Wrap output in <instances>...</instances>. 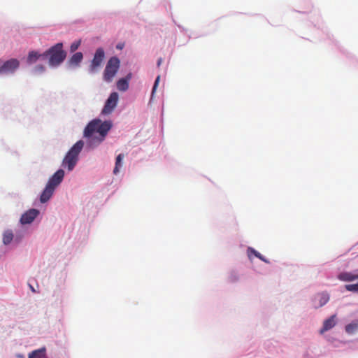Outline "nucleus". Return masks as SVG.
Returning <instances> with one entry per match:
<instances>
[{"instance_id":"obj_1","label":"nucleus","mask_w":358,"mask_h":358,"mask_svg":"<svg viewBox=\"0 0 358 358\" xmlns=\"http://www.w3.org/2000/svg\"><path fill=\"white\" fill-rule=\"evenodd\" d=\"M111 127L110 121L102 122L100 120H94L85 127L84 136L87 138V143L91 147H95L104 140Z\"/></svg>"},{"instance_id":"obj_2","label":"nucleus","mask_w":358,"mask_h":358,"mask_svg":"<svg viewBox=\"0 0 358 358\" xmlns=\"http://www.w3.org/2000/svg\"><path fill=\"white\" fill-rule=\"evenodd\" d=\"M45 57L49 56V64L57 66L62 63L66 57V52L63 50V43H58L43 53Z\"/></svg>"},{"instance_id":"obj_3","label":"nucleus","mask_w":358,"mask_h":358,"mask_svg":"<svg viewBox=\"0 0 358 358\" xmlns=\"http://www.w3.org/2000/svg\"><path fill=\"white\" fill-rule=\"evenodd\" d=\"M83 147V142L78 141L69 150L63 159L62 166H67L69 171H72L78 160V155Z\"/></svg>"},{"instance_id":"obj_4","label":"nucleus","mask_w":358,"mask_h":358,"mask_svg":"<svg viewBox=\"0 0 358 358\" xmlns=\"http://www.w3.org/2000/svg\"><path fill=\"white\" fill-rule=\"evenodd\" d=\"M120 59L116 57H113L109 59L103 75V80L106 82L110 83L113 81L120 68Z\"/></svg>"},{"instance_id":"obj_5","label":"nucleus","mask_w":358,"mask_h":358,"mask_svg":"<svg viewBox=\"0 0 358 358\" xmlns=\"http://www.w3.org/2000/svg\"><path fill=\"white\" fill-rule=\"evenodd\" d=\"M20 66V62L17 59H10L2 62L0 64V74L13 73Z\"/></svg>"},{"instance_id":"obj_6","label":"nucleus","mask_w":358,"mask_h":358,"mask_svg":"<svg viewBox=\"0 0 358 358\" xmlns=\"http://www.w3.org/2000/svg\"><path fill=\"white\" fill-rule=\"evenodd\" d=\"M105 57V52L103 48H98L94 55L93 59L90 66L89 70L90 73H94L97 69L101 66Z\"/></svg>"},{"instance_id":"obj_7","label":"nucleus","mask_w":358,"mask_h":358,"mask_svg":"<svg viewBox=\"0 0 358 358\" xmlns=\"http://www.w3.org/2000/svg\"><path fill=\"white\" fill-rule=\"evenodd\" d=\"M118 101V94L117 92H112L106 101L104 107L102 110V114L108 115L112 113L116 107Z\"/></svg>"},{"instance_id":"obj_8","label":"nucleus","mask_w":358,"mask_h":358,"mask_svg":"<svg viewBox=\"0 0 358 358\" xmlns=\"http://www.w3.org/2000/svg\"><path fill=\"white\" fill-rule=\"evenodd\" d=\"M64 177V171L62 169H59L56 171L49 179L47 185L54 189L62 182Z\"/></svg>"},{"instance_id":"obj_9","label":"nucleus","mask_w":358,"mask_h":358,"mask_svg":"<svg viewBox=\"0 0 358 358\" xmlns=\"http://www.w3.org/2000/svg\"><path fill=\"white\" fill-rule=\"evenodd\" d=\"M38 214L39 210L34 208L29 209L22 215L20 222L22 224H30L35 220Z\"/></svg>"},{"instance_id":"obj_10","label":"nucleus","mask_w":358,"mask_h":358,"mask_svg":"<svg viewBox=\"0 0 358 358\" xmlns=\"http://www.w3.org/2000/svg\"><path fill=\"white\" fill-rule=\"evenodd\" d=\"M336 315H333L328 319L325 320L323 322V326L322 329L320 330V333L321 334H323L324 332L331 329L333 327H335L336 324Z\"/></svg>"},{"instance_id":"obj_11","label":"nucleus","mask_w":358,"mask_h":358,"mask_svg":"<svg viewBox=\"0 0 358 358\" xmlns=\"http://www.w3.org/2000/svg\"><path fill=\"white\" fill-rule=\"evenodd\" d=\"M55 190V189L46 185L45 189L41 194L40 201L43 203L47 202L52 197Z\"/></svg>"},{"instance_id":"obj_12","label":"nucleus","mask_w":358,"mask_h":358,"mask_svg":"<svg viewBox=\"0 0 358 358\" xmlns=\"http://www.w3.org/2000/svg\"><path fill=\"white\" fill-rule=\"evenodd\" d=\"M83 59V53L80 52H76L69 59L68 63L71 66H78Z\"/></svg>"},{"instance_id":"obj_13","label":"nucleus","mask_w":358,"mask_h":358,"mask_svg":"<svg viewBox=\"0 0 358 358\" xmlns=\"http://www.w3.org/2000/svg\"><path fill=\"white\" fill-rule=\"evenodd\" d=\"M338 278L341 281H353L358 279V274H353L349 272H342L338 275Z\"/></svg>"},{"instance_id":"obj_14","label":"nucleus","mask_w":358,"mask_h":358,"mask_svg":"<svg viewBox=\"0 0 358 358\" xmlns=\"http://www.w3.org/2000/svg\"><path fill=\"white\" fill-rule=\"evenodd\" d=\"M41 57L44 59V58H45V56L43 55V54H39L37 52L31 51L28 55L27 62L29 64L35 63Z\"/></svg>"},{"instance_id":"obj_15","label":"nucleus","mask_w":358,"mask_h":358,"mask_svg":"<svg viewBox=\"0 0 358 358\" xmlns=\"http://www.w3.org/2000/svg\"><path fill=\"white\" fill-rule=\"evenodd\" d=\"M46 349L45 348H41L40 349L32 351L29 354L28 358H43L45 356Z\"/></svg>"},{"instance_id":"obj_16","label":"nucleus","mask_w":358,"mask_h":358,"mask_svg":"<svg viewBox=\"0 0 358 358\" xmlns=\"http://www.w3.org/2000/svg\"><path fill=\"white\" fill-rule=\"evenodd\" d=\"M130 78V75L127 76V78H121L117 83V87L120 91H125L129 87L128 80Z\"/></svg>"},{"instance_id":"obj_17","label":"nucleus","mask_w":358,"mask_h":358,"mask_svg":"<svg viewBox=\"0 0 358 358\" xmlns=\"http://www.w3.org/2000/svg\"><path fill=\"white\" fill-rule=\"evenodd\" d=\"M124 156L123 154H120L117 156L116 160H115V166L113 169L114 174H117L120 171V168L122 166V159H124Z\"/></svg>"},{"instance_id":"obj_18","label":"nucleus","mask_w":358,"mask_h":358,"mask_svg":"<svg viewBox=\"0 0 358 358\" xmlns=\"http://www.w3.org/2000/svg\"><path fill=\"white\" fill-rule=\"evenodd\" d=\"M316 299L319 301L318 306L322 307L329 301V297L327 294L322 293L317 296Z\"/></svg>"},{"instance_id":"obj_19","label":"nucleus","mask_w":358,"mask_h":358,"mask_svg":"<svg viewBox=\"0 0 358 358\" xmlns=\"http://www.w3.org/2000/svg\"><path fill=\"white\" fill-rule=\"evenodd\" d=\"M13 238V234L11 231H6L3 234V242L5 245L9 244Z\"/></svg>"},{"instance_id":"obj_20","label":"nucleus","mask_w":358,"mask_h":358,"mask_svg":"<svg viewBox=\"0 0 358 358\" xmlns=\"http://www.w3.org/2000/svg\"><path fill=\"white\" fill-rule=\"evenodd\" d=\"M345 288L348 291L358 293V283L346 285Z\"/></svg>"},{"instance_id":"obj_21","label":"nucleus","mask_w":358,"mask_h":358,"mask_svg":"<svg viewBox=\"0 0 358 358\" xmlns=\"http://www.w3.org/2000/svg\"><path fill=\"white\" fill-rule=\"evenodd\" d=\"M248 251L251 253H252L255 257H257V258H259V259L265 262H268L267 260L265 259V258L257 251H256L255 249L253 248H249L248 249Z\"/></svg>"},{"instance_id":"obj_22","label":"nucleus","mask_w":358,"mask_h":358,"mask_svg":"<svg viewBox=\"0 0 358 358\" xmlns=\"http://www.w3.org/2000/svg\"><path fill=\"white\" fill-rule=\"evenodd\" d=\"M80 43H81L80 40L73 42L70 46V51L71 52H74L76 50H78V48L80 45Z\"/></svg>"},{"instance_id":"obj_23","label":"nucleus","mask_w":358,"mask_h":358,"mask_svg":"<svg viewBox=\"0 0 358 358\" xmlns=\"http://www.w3.org/2000/svg\"><path fill=\"white\" fill-rule=\"evenodd\" d=\"M159 80H160V76H158L156 79H155V83H154V85H153V87H152V97L153 96L156 90H157V87L159 85Z\"/></svg>"},{"instance_id":"obj_24","label":"nucleus","mask_w":358,"mask_h":358,"mask_svg":"<svg viewBox=\"0 0 358 358\" xmlns=\"http://www.w3.org/2000/svg\"><path fill=\"white\" fill-rule=\"evenodd\" d=\"M356 325L354 324H349L345 327V331L348 333H352L353 330L356 328Z\"/></svg>"},{"instance_id":"obj_25","label":"nucleus","mask_w":358,"mask_h":358,"mask_svg":"<svg viewBox=\"0 0 358 358\" xmlns=\"http://www.w3.org/2000/svg\"><path fill=\"white\" fill-rule=\"evenodd\" d=\"M36 71L43 72L44 71V66L42 65H38L35 67Z\"/></svg>"},{"instance_id":"obj_26","label":"nucleus","mask_w":358,"mask_h":358,"mask_svg":"<svg viewBox=\"0 0 358 358\" xmlns=\"http://www.w3.org/2000/svg\"><path fill=\"white\" fill-rule=\"evenodd\" d=\"M162 62V59L159 58L157 61V66H159Z\"/></svg>"},{"instance_id":"obj_27","label":"nucleus","mask_w":358,"mask_h":358,"mask_svg":"<svg viewBox=\"0 0 358 358\" xmlns=\"http://www.w3.org/2000/svg\"><path fill=\"white\" fill-rule=\"evenodd\" d=\"M29 287H30V288H31V291H32L33 292H36V291H35V289H34V288L31 285H29Z\"/></svg>"}]
</instances>
